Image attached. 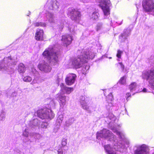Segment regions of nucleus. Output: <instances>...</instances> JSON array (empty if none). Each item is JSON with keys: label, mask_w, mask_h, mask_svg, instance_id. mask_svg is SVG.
Returning <instances> with one entry per match:
<instances>
[{"label": "nucleus", "mask_w": 154, "mask_h": 154, "mask_svg": "<svg viewBox=\"0 0 154 154\" xmlns=\"http://www.w3.org/2000/svg\"><path fill=\"white\" fill-rule=\"evenodd\" d=\"M80 51H78V52H80Z\"/></svg>", "instance_id": "nucleus-52"}, {"label": "nucleus", "mask_w": 154, "mask_h": 154, "mask_svg": "<svg viewBox=\"0 0 154 154\" xmlns=\"http://www.w3.org/2000/svg\"><path fill=\"white\" fill-rule=\"evenodd\" d=\"M142 76L143 79L148 81L151 88L154 89V71H144L143 72Z\"/></svg>", "instance_id": "nucleus-5"}, {"label": "nucleus", "mask_w": 154, "mask_h": 154, "mask_svg": "<svg viewBox=\"0 0 154 154\" xmlns=\"http://www.w3.org/2000/svg\"><path fill=\"white\" fill-rule=\"evenodd\" d=\"M63 25H62L61 26V27H60L59 28H60V29L61 30H62L63 28Z\"/></svg>", "instance_id": "nucleus-50"}, {"label": "nucleus", "mask_w": 154, "mask_h": 154, "mask_svg": "<svg viewBox=\"0 0 154 154\" xmlns=\"http://www.w3.org/2000/svg\"><path fill=\"white\" fill-rule=\"evenodd\" d=\"M136 86V83L135 82H133L129 85V88L131 91L135 90Z\"/></svg>", "instance_id": "nucleus-29"}, {"label": "nucleus", "mask_w": 154, "mask_h": 154, "mask_svg": "<svg viewBox=\"0 0 154 154\" xmlns=\"http://www.w3.org/2000/svg\"><path fill=\"white\" fill-rule=\"evenodd\" d=\"M72 40V37L69 35H63L62 37V43L66 46L69 45Z\"/></svg>", "instance_id": "nucleus-12"}, {"label": "nucleus", "mask_w": 154, "mask_h": 154, "mask_svg": "<svg viewBox=\"0 0 154 154\" xmlns=\"http://www.w3.org/2000/svg\"><path fill=\"white\" fill-rule=\"evenodd\" d=\"M61 90L64 93L69 94L74 89L73 88H69L65 86L62 83L60 85Z\"/></svg>", "instance_id": "nucleus-17"}, {"label": "nucleus", "mask_w": 154, "mask_h": 154, "mask_svg": "<svg viewBox=\"0 0 154 154\" xmlns=\"http://www.w3.org/2000/svg\"><path fill=\"white\" fill-rule=\"evenodd\" d=\"M55 47H49L43 53L45 58L48 60L50 63L53 65H56L58 61V55L55 50Z\"/></svg>", "instance_id": "nucleus-2"}, {"label": "nucleus", "mask_w": 154, "mask_h": 154, "mask_svg": "<svg viewBox=\"0 0 154 154\" xmlns=\"http://www.w3.org/2000/svg\"><path fill=\"white\" fill-rule=\"evenodd\" d=\"M70 15L71 20L74 21L76 20L81 16L80 12L75 9H72Z\"/></svg>", "instance_id": "nucleus-14"}, {"label": "nucleus", "mask_w": 154, "mask_h": 154, "mask_svg": "<svg viewBox=\"0 0 154 154\" xmlns=\"http://www.w3.org/2000/svg\"><path fill=\"white\" fill-rule=\"evenodd\" d=\"M146 88H144L143 90V92H146Z\"/></svg>", "instance_id": "nucleus-48"}, {"label": "nucleus", "mask_w": 154, "mask_h": 154, "mask_svg": "<svg viewBox=\"0 0 154 154\" xmlns=\"http://www.w3.org/2000/svg\"><path fill=\"white\" fill-rule=\"evenodd\" d=\"M29 136L33 137L37 139H40L41 137V136L39 134L33 132L30 133Z\"/></svg>", "instance_id": "nucleus-27"}, {"label": "nucleus", "mask_w": 154, "mask_h": 154, "mask_svg": "<svg viewBox=\"0 0 154 154\" xmlns=\"http://www.w3.org/2000/svg\"><path fill=\"white\" fill-rule=\"evenodd\" d=\"M100 3L99 6L103 10L104 15L107 16L109 14V7L111 5L109 0H98Z\"/></svg>", "instance_id": "nucleus-6"}, {"label": "nucleus", "mask_w": 154, "mask_h": 154, "mask_svg": "<svg viewBox=\"0 0 154 154\" xmlns=\"http://www.w3.org/2000/svg\"><path fill=\"white\" fill-rule=\"evenodd\" d=\"M59 3L56 0H52L51 3L50 9L52 10L57 9L59 6Z\"/></svg>", "instance_id": "nucleus-19"}, {"label": "nucleus", "mask_w": 154, "mask_h": 154, "mask_svg": "<svg viewBox=\"0 0 154 154\" xmlns=\"http://www.w3.org/2000/svg\"><path fill=\"white\" fill-rule=\"evenodd\" d=\"M36 82H35V81L34 79H33V81L31 83V84L32 85H33Z\"/></svg>", "instance_id": "nucleus-47"}, {"label": "nucleus", "mask_w": 154, "mask_h": 154, "mask_svg": "<svg viewBox=\"0 0 154 154\" xmlns=\"http://www.w3.org/2000/svg\"><path fill=\"white\" fill-rule=\"evenodd\" d=\"M152 154H154V153H153Z\"/></svg>", "instance_id": "nucleus-53"}, {"label": "nucleus", "mask_w": 154, "mask_h": 154, "mask_svg": "<svg viewBox=\"0 0 154 154\" xmlns=\"http://www.w3.org/2000/svg\"><path fill=\"white\" fill-rule=\"evenodd\" d=\"M99 13L97 12H94L91 16V18L94 20H96L98 17Z\"/></svg>", "instance_id": "nucleus-33"}, {"label": "nucleus", "mask_w": 154, "mask_h": 154, "mask_svg": "<svg viewBox=\"0 0 154 154\" xmlns=\"http://www.w3.org/2000/svg\"><path fill=\"white\" fill-rule=\"evenodd\" d=\"M2 69H3V70L5 71L6 72L8 73V74L11 73L12 72H13V69L11 68H10V69H9L8 70H7L5 67H4L3 65L1 63H0V70Z\"/></svg>", "instance_id": "nucleus-25"}, {"label": "nucleus", "mask_w": 154, "mask_h": 154, "mask_svg": "<svg viewBox=\"0 0 154 154\" xmlns=\"http://www.w3.org/2000/svg\"><path fill=\"white\" fill-rule=\"evenodd\" d=\"M117 66H118V65H119L121 68L122 70V71H123L124 69V66L123 64L122 63H119L117 64Z\"/></svg>", "instance_id": "nucleus-43"}, {"label": "nucleus", "mask_w": 154, "mask_h": 154, "mask_svg": "<svg viewBox=\"0 0 154 154\" xmlns=\"http://www.w3.org/2000/svg\"><path fill=\"white\" fill-rule=\"evenodd\" d=\"M26 68L24 65L22 63H20L18 66V71L20 73H23L25 72Z\"/></svg>", "instance_id": "nucleus-23"}, {"label": "nucleus", "mask_w": 154, "mask_h": 154, "mask_svg": "<svg viewBox=\"0 0 154 154\" xmlns=\"http://www.w3.org/2000/svg\"><path fill=\"white\" fill-rule=\"evenodd\" d=\"M95 55V54L92 50L89 49H83L82 50L80 55H78L77 58H76L72 60V66L75 69L79 68L82 66V62L87 63L88 60L93 59Z\"/></svg>", "instance_id": "nucleus-1"}, {"label": "nucleus", "mask_w": 154, "mask_h": 154, "mask_svg": "<svg viewBox=\"0 0 154 154\" xmlns=\"http://www.w3.org/2000/svg\"><path fill=\"white\" fill-rule=\"evenodd\" d=\"M30 133H29L28 131V129H26L23 133V135L24 136L28 137L29 136V134Z\"/></svg>", "instance_id": "nucleus-36"}, {"label": "nucleus", "mask_w": 154, "mask_h": 154, "mask_svg": "<svg viewBox=\"0 0 154 154\" xmlns=\"http://www.w3.org/2000/svg\"><path fill=\"white\" fill-rule=\"evenodd\" d=\"M5 112L2 111L0 114V121H4L5 119Z\"/></svg>", "instance_id": "nucleus-30"}, {"label": "nucleus", "mask_w": 154, "mask_h": 154, "mask_svg": "<svg viewBox=\"0 0 154 154\" xmlns=\"http://www.w3.org/2000/svg\"><path fill=\"white\" fill-rule=\"evenodd\" d=\"M86 103L87 102H85L83 103H82L81 105L83 109L90 112L91 111H90L89 110V107L87 105Z\"/></svg>", "instance_id": "nucleus-28"}, {"label": "nucleus", "mask_w": 154, "mask_h": 154, "mask_svg": "<svg viewBox=\"0 0 154 154\" xmlns=\"http://www.w3.org/2000/svg\"><path fill=\"white\" fill-rule=\"evenodd\" d=\"M39 69L45 72H50L51 68L49 64L45 61H42L38 66Z\"/></svg>", "instance_id": "nucleus-10"}, {"label": "nucleus", "mask_w": 154, "mask_h": 154, "mask_svg": "<svg viewBox=\"0 0 154 154\" xmlns=\"http://www.w3.org/2000/svg\"><path fill=\"white\" fill-rule=\"evenodd\" d=\"M127 96L128 97H129L130 96H131V94H130L129 93H128L127 94Z\"/></svg>", "instance_id": "nucleus-49"}, {"label": "nucleus", "mask_w": 154, "mask_h": 154, "mask_svg": "<svg viewBox=\"0 0 154 154\" xmlns=\"http://www.w3.org/2000/svg\"><path fill=\"white\" fill-rule=\"evenodd\" d=\"M89 66L88 65H86L85 67H84L82 68V70L85 72H87L88 70L89 69Z\"/></svg>", "instance_id": "nucleus-42"}, {"label": "nucleus", "mask_w": 154, "mask_h": 154, "mask_svg": "<svg viewBox=\"0 0 154 154\" xmlns=\"http://www.w3.org/2000/svg\"><path fill=\"white\" fill-rule=\"evenodd\" d=\"M48 125V124L47 122H42L41 125V127L42 128L46 129L47 128Z\"/></svg>", "instance_id": "nucleus-41"}, {"label": "nucleus", "mask_w": 154, "mask_h": 154, "mask_svg": "<svg viewBox=\"0 0 154 154\" xmlns=\"http://www.w3.org/2000/svg\"><path fill=\"white\" fill-rule=\"evenodd\" d=\"M113 99V96L111 93L109 94L107 96L106 100L108 102L112 101Z\"/></svg>", "instance_id": "nucleus-34"}, {"label": "nucleus", "mask_w": 154, "mask_h": 154, "mask_svg": "<svg viewBox=\"0 0 154 154\" xmlns=\"http://www.w3.org/2000/svg\"><path fill=\"white\" fill-rule=\"evenodd\" d=\"M104 149L106 152L108 154H116L115 149H113L112 148H111L110 146L109 145L105 146Z\"/></svg>", "instance_id": "nucleus-21"}, {"label": "nucleus", "mask_w": 154, "mask_h": 154, "mask_svg": "<svg viewBox=\"0 0 154 154\" xmlns=\"http://www.w3.org/2000/svg\"><path fill=\"white\" fill-rule=\"evenodd\" d=\"M74 121V118H70L65 122V125L67 127H69L73 123Z\"/></svg>", "instance_id": "nucleus-24"}, {"label": "nucleus", "mask_w": 154, "mask_h": 154, "mask_svg": "<svg viewBox=\"0 0 154 154\" xmlns=\"http://www.w3.org/2000/svg\"><path fill=\"white\" fill-rule=\"evenodd\" d=\"M103 28V24L102 23H98L96 26V29L97 31L101 30Z\"/></svg>", "instance_id": "nucleus-35"}, {"label": "nucleus", "mask_w": 154, "mask_h": 154, "mask_svg": "<svg viewBox=\"0 0 154 154\" xmlns=\"http://www.w3.org/2000/svg\"><path fill=\"white\" fill-rule=\"evenodd\" d=\"M13 61L11 58L9 57L4 58L3 60L2 61L1 63L3 65L4 67H5L7 70L10 69L11 68L13 69L12 67H9L11 65L16 64ZM13 70H14V69Z\"/></svg>", "instance_id": "nucleus-8"}, {"label": "nucleus", "mask_w": 154, "mask_h": 154, "mask_svg": "<svg viewBox=\"0 0 154 154\" xmlns=\"http://www.w3.org/2000/svg\"><path fill=\"white\" fill-rule=\"evenodd\" d=\"M126 77L125 76L122 77L119 81V83L122 85L125 84L126 82Z\"/></svg>", "instance_id": "nucleus-32"}, {"label": "nucleus", "mask_w": 154, "mask_h": 154, "mask_svg": "<svg viewBox=\"0 0 154 154\" xmlns=\"http://www.w3.org/2000/svg\"><path fill=\"white\" fill-rule=\"evenodd\" d=\"M130 34V31L127 29H125L123 32L119 36V40L121 42H124L127 39V37Z\"/></svg>", "instance_id": "nucleus-16"}, {"label": "nucleus", "mask_w": 154, "mask_h": 154, "mask_svg": "<svg viewBox=\"0 0 154 154\" xmlns=\"http://www.w3.org/2000/svg\"><path fill=\"white\" fill-rule=\"evenodd\" d=\"M113 131L116 133V134L119 136V137L121 139H123L124 137V134L121 132L119 131L116 129H113Z\"/></svg>", "instance_id": "nucleus-26"}, {"label": "nucleus", "mask_w": 154, "mask_h": 154, "mask_svg": "<svg viewBox=\"0 0 154 154\" xmlns=\"http://www.w3.org/2000/svg\"><path fill=\"white\" fill-rule=\"evenodd\" d=\"M40 122V121L37 118H34L32 120L30 121L28 125L31 128H32L34 126H38Z\"/></svg>", "instance_id": "nucleus-18"}, {"label": "nucleus", "mask_w": 154, "mask_h": 154, "mask_svg": "<svg viewBox=\"0 0 154 154\" xmlns=\"http://www.w3.org/2000/svg\"><path fill=\"white\" fill-rule=\"evenodd\" d=\"M16 96V94L15 92H14L12 93L11 95V96L12 97H14V96Z\"/></svg>", "instance_id": "nucleus-46"}, {"label": "nucleus", "mask_w": 154, "mask_h": 154, "mask_svg": "<svg viewBox=\"0 0 154 154\" xmlns=\"http://www.w3.org/2000/svg\"><path fill=\"white\" fill-rule=\"evenodd\" d=\"M43 35V30L38 29L35 33V38L37 41H43L44 40Z\"/></svg>", "instance_id": "nucleus-15"}, {"label": "nucleus", "mask_w": 154, "mask_h": 154, "mask_svg": "<svg viewBox=\"0 0 154 154\" xmlns=\"http://www.w3.org/2000/svg\"><path fill=\"white\" fill-rule=\"evenodd\" d=\"M32 71H35V72H37L35 71V69H32Z\"/></svg>", "instance_id": "nucleus-51"}, {"label": "nucleus", "mask_w": 154, "mask_h": 154, "mask_svg": "<svg viewBox=\"0 0 154 154\" xmlns=\"http://www.w3.org/2000/svg\"><path fill=\"white\" fill-rule=\"evenodd\" d=\"M32 80V78L29 76H26L24 77L23 79L24 81L26 82H30Z\"/></svg>", "instance_id": "nucleus-31"}, {"label": "nucleus", "mask_w": 154, "mask_h": 154, "mask_svg": "<svg viewBox=\"0 0 154 154\" xmlns=\"http://www.w3.org/2000/svg\"><path fill=\"white\" fill-rule=\"evenodd\" d=\"M58 154H63V151L62 149H59L57 151Z\"/></svg>", "instance_id": "nucleus-45"}, {"label": "nucleus", "mask_w": 154, "mask_h": 154, "mask_svg": "<svg viewBox=\"0 0 154 154\" xmlns=\"http://www.w3.org/2000/svg\"><path fill=\"white\" fill-rule=\"evenodd\" d=\"M143 6L144 10L146 12H151L154 15V3L152 0H144Z\"/></svg>", "instance_id": "nucleus-7"}, {"label": "nucleus", "mask_w": 154, "mask_h": 154, "mask_svg": "<svg viewBox=\"0 0 154 154\" xmlns=\"http://www.w3.org/2000/svg\"><path fill=\"white\" fill-rule=\"evenodd\" d=\"M80 100L81 104H82V103H84L86 101V100L85 101V97L84 96H81L80 98Z\"/></svg>", "instance_id": "nucleus-39"}, {"label": "nucleus", "mask_w": 154, "mask_h": 154, "mask_svg": "<svg viewBox=\"0 0 154 154\" xmlns=\"http://www.w3.org/2000/svg\"><path fill=\"white\" fill-rule=\"evenodd\" d=\"M34 26H45V23H35L34 24Z\"/></svg>", "instance_id": "nucleus-38"}, {"label": "nucleus", "mask_w": 154, "mask_h": 154, "mask_svg": "<svg viewBox=\"0 0 154 154\" xmlns=\"http://www.w3.org/2000/svg\"><path fill=\"white\" fill-rule=\"evenodd\" d=\"M56 103L55 102L54 100L53 99L51 100L49 103V105L51 108H54L55 106Z\"/></svg>", "instance_id": "nucleus-37"}, {"label": "nucleus", "mask_w": 154, "mask_h": 154, "mask_svg": "<svg viewBox=\"0 0 154 154\" xmlns=\"http://www.w3.org/2000/svg\"><path fill=\"white\" fill-rule=\"evenodd\" d=\"M76 75L73 73H69L68 75L65 79L66 84L68 85L73 84L75 82Z\"/></svg>", "instance_id": "nucleus-11"}, {"label": "nucleus", "mask_w": 154, "mask_h": 154, "mask_svg": "<svg viewBox=\"0 0 154 154\" xmlns=\"http://www.w3.org/2000/svg\"><path fill=\"white\" fill-rule=\"evenodd\" d=\"M46 17L49 22L54 23V22L55 17L52 13L50 12L46 13Z\"/></svg>", "instance_id": "nucleus-20"}, {"label": "nucleus", "mask_w": 154, "mask_h": 154, "mask_svg": "<svg viewBox=\"0 0 154 154\" xmlns=\"http://www.w3.org/2000/svg\"><path fill=\"white\" fill-rule=\"evenodd\" d=\"M67 144L66 140L65 139H63L62 140V145L63 146H65Z\"/></svg>", "instance_id": "nucleus-44"}, {"label": "nucleus", "mask_w": 154, "mask_h": 154, "mask_svg": "<svg viewBox=\"0 0 154 154\" xmlns=\"http://www.w3.org/2000/svg\"><path fill=\"white\" fill-rule=\"evenodd\" d=\"M37 115L38 117L42 119H52L54 116L51 110L48 109H44L38 111Z\"/></svg>", "instance_id": "nucleus-4"}, {"label": "nucleus", "mask_w": 154, "mask_h": 154, "mask_svg": "<svg viewBox=\"0 0 154 154\" xmlns=\"http://www.w3.org/2000/svg\"><path fill=\"white\" fill-rule=\"evenodd\" d=\"M149 149L145 144H143L138 147L134 151V154H149Z\"/></svg>", "instance_id": "nucleus-9"}, {"label": "nucleus", "mask_w": 154, "mask_h": 154, "mask_svg": "<svg viewBox=\"0 0 154 154\" xmlns=\"http://www.w3.org/2000/svg\"><path fill=\"white\" fill-rule=\"evenodd\" d=\"M123 54V51L119 50L117 51V53L116 54V56L119 58H121V55Z\"/></svg>", "instance_id": "nucleus-40"}, {"label": "nucleus", "mask_w": 154, "mask_h": 154, "mask_svg": "<svg viewBox=\"0 0 154 154\" xmlns=\"http://www.w3.org/2000/svg\"><path fill=\"white\" fill-rule=\"evenodd\" d=\"M97 137L98 139L104 138L109 139L110 141H115L116 139V137L109 130L105 128L97 132Z\"/></svg>", "instance_id": "nucleus-3"}, {"label": "nucleus", "mask_w": 154, "mask_h": 154, "mask_svg": "<svg viewBox=\"0 0 154 154\" xmlns=\"http://www.w3.org/2000/svg\"><path fill=\"white\" fill-rule=\"evenodd\" d=\"M56 99L57 100H59V103L60 105L64 106L66 104L67 100L66 97L64 95L60 94H58L56 95L55 97Z\"/></svg>", "instance_id": "nucleus-13"}, {"label": "nucleus", "mask_w": 154, "mask_h": 154, "mask_svg": "<svg viewBox=\"0 0 154 154\" xmlns=\"http://www.w3.org/2000/svg\"><path fill=\"white\" fill-rule=\"evenodd\" d=\"M63 116L62 115H60L58 117L56 121V124H57V129H58L59 128L60 125L62 123L63 120Z\"/></svg>", "instance_id": "nucleus-22"}]
</instances>
